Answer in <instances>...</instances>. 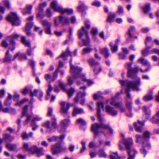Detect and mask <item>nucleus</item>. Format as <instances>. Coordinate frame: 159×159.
I'll use <instances>...</instances> for the list:
<instances>
[{"instance_id": "1", "label": "nucleus", "mask_w": 159, "mask_h": 159, "mask_svg": "<svg viewBox=\"0 0 159 159\" xmlns=\"http://www.w3.org/2000/svg\"><path fill=\"white\" fill-rule=\"evenodd\" d=\"M140 79L138 77H136L133 81H129L127 80H120L119 82L122 87L121 93L123 92L125 90V92L127 94L126 98V105L127 109H126L123 106V104L121 102H117L118 96L119 93H117L116 95L112 97L111 99L107 100L106 102L105 108V111L108 114L112 116H116L118 114L117 110L114 107L109 105L113 106L117 108L121 113L125 112L127 116L131 117L132 114L131 112L132 109V102L131 95L129 92L130 89L139 91L141 90L139 86L140 84Z\"/></svg>"}, {"instance_id": "2", "label": "nucleus", "mask_w": 159, "mask_h": 159, "mask_svg": "<svg viewBox=\"0 0 159 159\" xmlns=\"http://www.w3.org/2000/svg\"><path fill=\"white\" fill-rule=\"evenodd\" d=\"M110 92L108 90H105L103 93L101 92H98L93 95V99L95 100H101L99 101L97 103V116L100 124L95 123L92 126L91 130L95 135L94 138L100 133H104L105 131H108L110 134H113V130L108 125H106L103 123V120L102 118L101 114V110L103 109L104 102L102 95L103 94H107Z\"/></svg>"}, {"instance_id": "3", "label": "nucleus", "mask_w": 159, "mask_h": 159, "mask_svg": "<svg viewBox=\"0 0 159 159\" xmlns=\"http://www.w3.org/2000/svg\"><path fill=\"white\" fill-rule=\"evenodd\" d=\"M72 62V60L71 59L70 61V72L73 76L75 79H79L85 82L89 86L93 84L94 82L93 81L87 79L85 75L81 73L83 70L82 68L78 66L73 65Z\"/></svg>"}, {"instance_id": "4", "label": "nucleus", "mask_w": 159, "mask_h": 159, "mask_svg": "<svg viewBox=\"0 0 159 159\" xmlns=\"http://www.w3.org/2000/svg\"><path fill=\"white\" fill-rule=\"evenodd\" d=\"M121 136L123 139L119 142V149L121 150H123L124 147L121 145V143L124 144L126 147L128 154L129 157L128 159H134L135 154L137 153V152L134 149L131 150L130 149V147L133 143L132 139L130 138L127 139H125L124 135L123 134H121Z\"/></svg>"}, {"instance_id": "5", "label": "nucleus", "mask_w": 159, "mask_h": 159, "mask_svg": "<svg viewBox=\"0 0 159 159\" xmlns=\"http://www.w3.org/2000/svg\"><path fill=\"white\" fill-rule=\"evenodd\" d=\"M150 133L148 131H146L143 133V137L137 134L136 135V141L138 143H140L142 142V148L140 150L141 153L144 154L145 157L147 153L146 149H149L151 148V145L148 143V140L150 138Z\"/></svg>"}, {"instance_id": "6", "label": "nucleus", "mask_w": 159, "mask_h": 159, "mask_svg": "<svg viewBox=\"0 0 159 159\" xmlns=\"http://www.w3.org/2000/svg\"><path fill=\"white\" fill-rule=\"evenodd\" d=\"M85 26L83 27L82 29L79 31L78 35L79 38L82 39L84 45L86 46L89 45L90 43V40L88 32L90 27L89 20H86L85 22Z\"/></svg>"}, {"instance_id": "7", "label": "nucleus", "mask_w": 159, "mask_h": 159, "mask_svg": "<svg viewBox=\"0 0 159 159\" xmlns=\"http://www.w3.org/2000/svg\"><path fill=\"white\" fill-rule=\"evenodd\" d=\"M19 37V35L16 33L7 37V39L3 41L2 43V46L4 47L7 48L8 44L7 42H9V46L10 50L13 51L15 49V41Z\"/></svg>"}, {"instance_id": "8", "label": "nucleus", "mask_w": 159, "mask_h": 159, "mask_svg": "<svg viewBox=\"0 0 159 159\" xmlns=\"http://www.w3.org/2000/svg\"><path fill=\"white\" fill-rule=\"evenodd\" d=\"M51 7L55 11L59 12L62 14H67L68 15L71 14L73 12L71 8H63L59 5L56 0L52 1L50 4Z\"/></svg>"}, {"instance_id": "9", "label": "nucleus", "mask_w": 159, "mask_h": 159, "mask_svg": "<svg viewBox=\"0 0 159 159\" xmlns=\"http://www.w3.org/2000/svg\"><path fill=\"white\" fill-rule=\"evenodd\" d=\"M70 22L72 23H75L76 22L75 17L74 16H72L70 19L68 17L61 16L56 18L55 20V25L57 26L59 23L63 25H66L69 23Z\"/></svg>"}, {"instance_id": "10", "label": "nucleus", "mask_w": 159, "mask_h": 159, "mask_svg": "<svg viewBox=\"0 0 159 159\" xmlns=\"http://www.w3.org/2000/svg\"><path fill=\"white\" fill-rule=\"evenodd\" d=\"M23 148L32 153L36 154L38 157L44 154L43 149L42 148H39L35 146H34L31 148H30L29 147V144L28 143H24Z\"/></svg>"}, {"instance_id": "11", "label": "nucleus", "mask_w": 159, "mask_h": 159, "mask_svg": "<svg viewBox=\"0 0 159 159\" xmlns=\"http://www.w3.org/2000/svg\"><path fill=\"white\" fill-rule=\"evenodd\" d=\"M51 121L52 123L51 125H50L49 121L44 123L42 125L43 127L47 129V132L49 133L55 131V129L57 128L56 119L53 117L51 119Z\"/></svg>"}, {"instance_id": "12", "label": "nucleus", "mask_w": 159, "mask_h": 159, "mask_svg": "<svg viewBox=\"0 0 159 159\" xmlns=\"http://www.w3.org/2000/svg\"><path fill=\"white\" fill-rule=\"evenodd\" d=\"M66 150V147L64 144L57 143L52 145V150L54 154L64 152Z\"/></svg>"}, {"instance_id": "13", "label": "nucleus", "mask_w": 159, "mask_h": 159, "mask_svg": "<svg viewBox=\"0 0 159 159\" xmlns=\"http://www.w3.org/2000/svg\"><path fill=\"white\" fill-rule=\"evenodd\" d=\"M132 62H127L125 64V66L128 70V75L129 77L134 78L138 73V67L133 68L131 67Z\"/></svg>"}, {"instance_id": "14", "label": "nucleus", "mask_w": 159, "mask_h": 159, "mask_svg": "<svg viewBox=\"0 0 159 159\" xmlns=\"http://www.w3.org/2000/svg\"><path fill=\"white\" fill-rule=\"evenodd\" d=\"M6 19L14 25H18L20 23L19 18L14 13L11 12L10 15L7 17Z\"/></svg>"}, {"instance_id": "15", "label": "nucleus", "mask_w": 159, "mask_h": 159, "mask_svg": "<svg viewBox=\"0 0 159 159\" xmlns=\"http://www.w3.org/2000/svg\"><path fill=\"white\" fill-rule=\"evenodd\" d=\"M88 62L91 66L94 67V71L95 74H98L102 71V68L99 63L95 62L94 59H89L88 60Z\"/></svg>"}, {"instance_id": "16", "label": "nucleus", "mask_w": 159, "mask_h": 159, "mask_svg": "<svg viewBox=\"0 0 159 159\" xmlns=\"http://www.w3.org/2000/svg\"><path fill=\"white\" fill-rule=\"evenodd\" d=\"M85 96L86 93L84 92H79L77 93L76 97L75 99V102L77 103L80 102L81 105H84L85 102L84 97Z\"/></svg>"}, {"instance_id": "17", "label": "nucleus", "mask_w": 159, "mask_h": 159, "mask_svg": "<svg viewBox=\"0 0 159 159\" xmlns=\"http://www.w3.org/2000/svg\"><path fill=\"white\" fill-rule=\"evenodd\" d=\"M47 3L44 2L40 4L39 7L37 9L38 12L37 15V18L38 19L41 20L44 16L43 11L44 8L46 6Z\"/></svg>"}, {"instance_id": "18", "label": "nucleus", "mask_w": 159, "mask_h": 159, "mask_svg": "<svg viewBox=\"0 0 159 159\" xmlns=\"http://www.w3.org/2000/svg\"><path fill=\"white\" fill-rule=\"evenodd\" d=\"M70 124V121L68 118L64 119L60 122V126L61 129L59 130L60 133H64L66 132L67 128L69 125Z\"/></svg>"}, {"instance_id": "19", "label": "nucleus", "mask_w": 159, "mask_h": 159, "mask_svg": "<svg viewBox=\"0 0 159 159\" xmlns=\"http://www.w3.org/2000/svg\"><path fill=\"white\" fill-rule=\"evenodd\" d=\"M34 16H32L27 19L25 31L28 35L30 34V30L33 26V23L32 22Z\"/></svg>"}, {"instance_id": "20", "label": "nucleus", "mask_w": 159, "mask_h": 159, "mask_svg": "<svg viewBox=\"0 0 159 159\" xmlns=\"http://www.w3.org/2000/svg\"><path fill=\"white\" fill-rule=\"evenodd\" d=\"M42 24L45 30V33L46 34H51V26L52 24L48 22L47 20H41Z\"/></svg>"}, {"instance_id": "21", "label": "nucleus", "mask_w": 159, "mask_h": 159, "mask_svg": "<svg viewBox=\"0 0 159 159\" xmlns=\"http://www.w3.org/2000/svg\"><path fill=\"white\" fill-rule=\"evenodd\" d=\"M137 62H140L143 65H144L148 67V68L144 70H143L142 69H140V70L141 72H146L149 70L150 69V64L147 60L145 59L143 57H141L138 60Z\"/></svg>"}, {"instance_id": "22", "label": "nucleus", "mask_w": 159, "mask_h": 159, "mask_svg": "<svg viewBox=\"0 0 159 159\" xmlns=\"http://www.w3.org/2000/svg\"><path fill=\"white\" fill-rule=\"evenodd\" d=\"M59 87L65 92L67 93L69 97H71L75 92V90L73 88H71L68 90H66L64 84L61 82V80L59 81Z\"/></svg>"}, {"instance_id": "23", "label": "nucleus", "mask_w": 159, "mask_h": 159, "mask_svg": "<svg viewBox=\"0 0 159 159\" xmlns=\"http://www.w3.org/2000/svg\"><path fill=\"white\" fill-rule=\"evenodd\" d=\"M42 118L39 116H34L32 119L31 123V126L32 127V130H35L38 127V125L36 124V122L41 120Z\"/></svg>"}, {"instance_id": "24", "label": "nucleus", "mask_w": 159, "mask_h": 159, "mask_svg": "<svg viewBox=\"0 0 159 159\" xmlns=\"http://www.w3.org/2000/svg\"><path fill=\"white\" fill-rule=\"evenodd\" d=\"M61 106V112L64 115L67 114L70 105L68 103H66L64 102H62L60 103Z\"/></svg>"}, {"instance_id": "25", "label": "nucleus", "mask_w": 159, "mask_h": 159, "mask_svg": "<svg viewBox=\"0 0 159 159\" xmlns=\"http://www.w3.org/2000/svg\"><path fill=\"white\" fill-rule=\"evenodd\" d=\"M43 94V93L41 91L36 89L33 92H31L30 95L31 97L36 96L39 100L42 101Z\"/></svg>"}, {"instance_id": "26", "label": "nucleus", "mask_w": 159, "mask_h": 159, "mask_svg": "<svg viewBox=\"0 0 159 159\" xmlns=\"http://www.w3.org/2000/svg\"><path fill=\"white\" fill-rule=\"evenodd\" d=\"M145 121H138L137 123H134V126L135 130L139 132H140L142 131L143 126L144 125Z\"/></svg>"}, {"instance_id": "27", "label": "nucleus", "mask_w": 159, "mask_h": 159, "mask_svg": "<svg viewBox=\"0 0 159 159\" xmlns=\"http://www.w3.org/2000/svg\"><path fill=\"white\" fill-rule=\"evenodd\" d=\"M120 40L118 39L115 41V44H112V43H110L109 45L110 47L111 50L113 53H115L117 51L118 49V43L120 42Z\"/></svg>"}, {"instance_id": "28", "label": "nucleus", "mask_w": 159, "mask_h": 159, "mask_svg": "<svg viewBox=\"0 0 159 159\" xmlns=\"http://www.w3.org/2000/svg\"><path fill=\"white\" fill-rule=\"evenodd\" d=\"M17 58H18L20 60L23 59L26 60L27 59V57L26 54H25L18 52L15 55L12 60L14 61Z\"/></svg>"}, {"instance_id": "29", "label": "nucleus", "mask_w": 159, "mask_h": 159, "mask_svg": "<svg viewBox=\"0 0 159 159\" xmlns=\"http://www.w3.org/2000/svg\"><path fill=\"white\" fill-rule=\"evenodd\" d=\"M135 31V28L134 26H131L129 30V35L130 40H132L133 39H137L136 36H134L133 34Z\"/></svg>"}, {"instance_id": "30", "label": "nucleus", "mask_w": 159, "mask_h": 159, "mask_svg": "<svg viewBox=\"0 0 159 159\" xmlns=\"http://www.w3.org/2000/svg\"><path fill=\"white\" fill-rule=\"evenodd\" d=\"M63 66V63L61 61H60L58 66V68H57V70L54 72L53 76L51 80L52 81L54 80L57 78L58 75L57 74L58 71L59 70V68L62 67Z\"/></svg>"}, {"instance_id": "31", "label": "nucleus", "mask_w": 159, "mask_h": 159, "mask_svg": "<svg viewBox=\"0 0 159 159\" xmlns=\"http://www.w3.org/2000/svg\"><path fill=\"white\" fill-rule=\"evenodd\" d=\"M83 113L84 111L83 109L75 107L73 110V116H75L78 114H82Z\"/></svg>"}, {"instance_id": "32", "label": "nucleus", "mask_w": 159, "mask_h": 159, "mask_svg": "<svg viewBox=\"0 0 159 159\" xmlns=\"http://www.w3.org/2000/svg\"><path fill=\"white\" fill-rule=\"evenodd\" d=\"M100 52L101 53L103 54L106 58L108 57L110 55L109 50L107 48H105L100 49Z\"/></svg>"}, {"instance_id": "33", "label": "nucleus", "mask_w": 159, "mask_h": 159, "mask_svg": "<svg viewBox=\"0 0 159 159\" xmlns=\"http://www.w3.org/2000/svg\"><path fill=\"white\" fill-rule=\"evenodd\" d=\"M87 9V7L83 2L80 3L77 7V10L80 12H83Z\"/></svg>"}, {"instance_id": "34", "label": "nucleus", "mask_w": 159, "mask_h": 159, "mask_svg": "<svg viewBox=\"0 0 159 159\" xmlns=\"http://www.w3.org/2000/svg\"><path fill=\"white\" fill-rule=\"evenodd\" d=\"M69 56H71V53L68 49L65 52L62 53L60 58H61L63 60H65Z\"/></svg>"}, {"instance_id": "35", "label": "nucleus", "mask_w": 159, "mask_h": 159, "mask_svg": "<svg viewBox=\"0 0 159 159\" xmlns=\"http://www.w3.org/2000/svg\"><path fill=\"white\" fill-rule=\"evenodd\" d=\"M151 121L153 123L159 124V111L156 113L155 116L151 119Z\"/></svg>"}, {"instance_id": "36", "label": "nucleus", "mask_w": 159, "mask_h": 159, "mask_svg": "<svg viewBox=\"0 0 159 159\" xmlns=\"http://www.w3.org/2000/svg\"><path fill=\"white\" fill-rule=\"evenodd\" d=\"M153 98V96L152 91H151L149 94L145 95L143 98V100L145 102L150 101Z\"/></svg>"}, {"instance_id": "37", "label": "nucleus", "mask_w": 159, "mask_h": 159, "mask_svg": "<svg viewBox=\"0 0 159 159\" xmlns=\"http://www.w3.org/2000/svg\"><path fill=\"white\" fill-rule=\"evenodd\" d=\"M7 148L10 151H17V147L15 144H7L6 145Z\"/></svg>"}, {"instance_id": "38", "label": "nucleus", "mask_w": 159, "mask_h": 159, "mask_svg": "<svg viewBox=\"0 0 159 159\" xmlns=\"http://www.w3.org/2000/svg\"><path fill=\"white\" fill-rule=\"evenodd\" d=\"M98 33V30L96 28H93L91 30V34L94 40L97 39V35Z\"/></svg>"}, {"instance_id": "39", "label": "nucleus", "mask_w": 159, "mask_h": 159, "mask_svg": "<svg viewBox=\"0 0 159 159\" xmlns=\"http://www.w3.org/2000/svg\"><path fill=\"white\" fill-rule=\"evenodd\" d=\"M12 98V95L10 93H9L8 96L5 102V105L6 106H9L11 105V99Z\"/></svg>"}, {"instance_id": "40", "label": "nucleus", "mask_w": 159, "mask_h": 159, "mask_svg": "<svg viewBox=\"0 0 159 159\" xmlns=\"http://www.w3.org/2000/svg\"><path fill=\"white\" fill-rule=\"evenodd\" d=\"M21 42L22 43L24 44L25 46L30 48V43L29 41L26 40V38L25 36H23L22 37Z\"/></svg>"}, {"instance_id": "41", "label": "nucleus", "mask_w": 159, "mask_h": 159, "mask_svg": "<svg viewBox=\"0 0 159 159\" xmlns=\"http://www.w3.org/2000/svg\"><path fill=\"white\" fill-rule=\"evenodd\" d=\"M32 8V6L31 5H28L26 7L25 9L23 11L24 14L26 13H30L31 12V10Z\"/></svg>"}, {"instance_id": "42", "label": "nucleus", "mask_w": 159, "mask_h": 159, "mask_svg": "<svg viewBox=\"0 0 159 159\" xmlns=\"http://www.w3.org/2000/svg\"><path fill=\"white\" fill-rule=\"evenodd\" d=\"M110 159H120V156L118 155L117 152H112L110 155Z\"/></svg>"}, {"instance_id": "43", "label": "nucleus", "mask_w": 159, "mask_h": 159, "mask_svg": "<svg viewBox=\"0 0 159 159\" xmlns=\"http://www.w3.org/2000/svg\"><path fill=\"white\" fill-rule=\"evenodd\" d=\"M143 110L145 115L147 116V119H148L151 113L150 109L146 107H144L143 108Z\"/></svg>"}, {"instance_id": "44", "label": "nucleus", "mask_w": 159, "mask_h": 159, "mask_svg": "<svg viewBox=\"0 0 159 159\" xmlns=\"http://www.w3.org/2000/svg\"><path fill=\"white\" fill-rule=\"evenodd\" d=\"M116 16V15L113 13H110L108 16L107 21L109 22H111Z\"/></svg>"}, {"instance_id": "45", "label": "nucleus", "mask_w": 159, "mask_h": 159, "mask_svg": "<svg viewBox=\"0 0 159 159\" xmlns=\"http://www.w3.org/2000/svg\"><path fill=\"white\" fill-rule=\"evenodd\" d=\"M58 139L59 137L55 135L51 137L48 136L47 137L48 140L50 142H56Z\"/></svg>"}, {"instance_id": "46", "label": "nucleus", "mask_w": 159, "mask_h": 159, "mask_svg": "<svg viewBox=\"0 0 159 159\" xmlns=\"http://www.w3.org/2000/svg\"><path fill=\"white\" fill-rule=\"evenodd\" d=\"M11 56L9 55V51H7L4 60V62H9L11 61Z\"/></svg>"}, {"instance_id": "47", "label": "nucleus", "mask_w": 159, "mask_h": 159, "mask_svg": "<svg viewBox=\"0 0 159 159\" xmlns=\"http://www.w3.org/2000/svg\"><path fill=\"white\" fill-rule=\"evenodd\" d=\"M3 139L6 142H7L12 140L14 139V138L11 137L9 134H5Z\"/></svg>"}, {"instance_id": "48", "label": "nucleus", "mask_w": 159, "mask_h": 159, "mask_svg": "<svg viewBox=\"0 0 159 159\" xmlns=\"http://www.w3.org/2000/svg\"><path fill=\"white\" fill-rule=\"evenodd\" d=\"M98 155L99 157L104 158H106L107 156L104 150H100L98 152Z\"/></svg>"}, {"instance_id": "49", "label": "nucleus", "mask_w": 159, "mask_h": 159, "mask_svg": "<svg viewBox=\"0 0 159 159\" xmlns=\"http://www.w3.org/2000/svg\"><path fill=\"white\" fill-rule=\"evenodd\" d=\"M52 87L50 84H49L48 88L47 91V95L45 97V99L46 100H48L49 98L50 95V92L52 90Z\"/></svg>"}, {"instance_id": "50", "label": "nucleus", "mask_w": 159, "mask_h": 159, "mask_svg": "<svg viewBox=\"0 0 159 159\" xmlns=\"http://www.w3.org/2000/svg\"><path fill=\"white\" fill-rule=\"evenodd\" d=\"M33 135V133L32 132H30L29 135H28L26 133H25L22 135V137L23 139H25L26 138L31 137Z\"/></svg>"}, {"instance_id": "51", "label": "nucleus", "mask_w": 159, "mask_h": 159, "mask_svg": "<svg viewBox=\"0 0 159 159\" xmlns=\"http://www.w3.org/2000/svg\"><path fill=\"white\" fill-rule=\"evenodd\" d=\"M124 11L123 7L121 5H119L118 7L117 10L116 12L119 15L122 14Z\"/></svg>"}, {"instance_id": "52", "label": "nucleus", "mask_w": 159, "mask_h": 159, "mask_svg": "<svg viewBox=\"0 0 159 159\" xmlns=\"http://www.w3.org/2000/svg\"><path fill=\"white\" fill-rule=\"evenodd\" d=\"M93 50V49L90 47H87L83 49L82 52L83 54H85L91 52Z\"/></svg>"}, {"instance_id": "53", "label": "nucleus", "mask_w": 159, "mask_h": 159, "mask_svg": "<svg viewBox=\"0 0 159 159\" xmlns=\"http://www.w3.org/2000/svg\"><path fill=\"white\" fill-rule=\"evenodd\" d=\"M33 116V114H31L30 115H27V118L25 121L24 122V125H25L28 124L30 121V120L32 117Z\"/></svg>"}, {"instance_id": "54", "label": "nucleus", "mask_w": 159, "mask_h": 159, "mask_svg": "<svg viewBox=\"0 0 159 159\" xmlns=\"http://www.w3.org/2000/svg\"><path fill=\"white\" fill-rule=\"evenodd\" d=\"M28 101V99L26 98H24L21 100L20 101V102H17L16 104L15 105L18 106H20L22 104H24L26 102Z\"/></svg>"}, {"instance_id": "55", "label": "nucleus", "mask_w": 159, "mask_h": 159, "mask_svg": "<svg viewBox=\"0 0 159 159\" xmlns=\"http://www.w3.org/2000/svg\"><path fill=\"white\" fill-rule=\"evenodd\" d=\"M2 3L8 9L10 8V3L9 0H3Z\"/></svg>"}, {"instance_id": "56", "label": "nucleus", "mask_w": 159, "mask_h": 159, "mask_svg": "<svg viewBox=\"0 0 159 159\" xmlns=\"http://www.w3.org/2000/svg\"><path fill=\"white\" fill-rule=\"evenodd\" d=\"M76 123L81 125H85L86 124V122L83 119L80 118L76 120Z\"/></svg>"}, {"instance_id": "57", "label": "nucleus", "mask_w": 159, "mask_h": 159, "mask_svg": "<svg viewBox=\"0 0 159 159\" xmlns=\"http://www.w3.org/2000/svg\"><path fill=\"white\" fill-rule=\"evenodd\" d=\"M150 4L149 3L147 4L143 8L144 11L146 13L148 12L150 10Z\"/></svg>"}, {"instance_id": "58", "label": "nucleus", "mask_w": 159, "mask_h": 159, "mask_svg": "<svg viewBox=\"0 0 159 159\" xmlns=\"http://www.w3.org/2000/svg\"><path fill=\"white\" fill-rule=\"evenodd\" d=\"M28 106H26L24 107L23 109V111L22 113V116L21 117H22L23 116H24L27 115V111L28 110Z\"/></svg>"}, {"instance_id": "59", "label": "nucleus", "mask_w": 159, "mask_h": 159, "mask_svg": "<svg viewBox=\"0 0 159 159\" xmlns=\"http://www.w3.org/2000/svg\"><path fill=\"white\" fill-rule=\"evenodd\" d=\"M29 63L30 65L31 66L32 69V70L34 73V67H35V61L32 60H29Z\"/></svg>"}, {"instance_id": "60", "label": "nucleus", "mask_w": 159, "mask_h": 159, "mask_svg": "<svg viewBox=\"0 0 159 159\" xmlns=\"http://www.w3.org/2000/svg\"><path fill=\"white\" fill-rule=\"evenodd\" d=\"M81 144L82 146V148L80 151V153H83L86 149V147L85 146V143L84 141H82L81 142Z\"/></svg>"}, {"instance_id": "61", "label": "nucleus", "mask_w": 159, "mask_h": 159, "mask_svg": "<svg viewBox=\"0 0 159 159\" xmlns=\"http://www.w3.org/2000/svg\"><path fill=\"white\" fill-rule=\"evenodd\" d=\"M73 80L72 77L69 76L67 78V84L71 85L73 83Z\"/></svg>"}, {"instance_id": "62", "label": "nucleus", "mask_w": 159, "mask_h": 159, "mask_svg": "<svg viewBox=\"0 0 159 159\" xmlns=\"http://www.w3.org/2000/svg\"><path fill=\"white\" fill-rule=\"evenodd\" d=\"M92 5L95 7H99L100 6L101 3L95 0L92 2Z\"/></svg>"}, {"instance_id": "63", "label": "nucleus", "mask_w": 159, "mask_h": 159, "mask_svg": "<svg viewBox=\"0 0 159 159\" xmlns=\"http://www.w3.org/2000/svg\"><path fill=\"white\" fill-rule=\"evenodd\" d=\"M46 15L49 17L51 16L52 13L51 12V10L50 8H48L47 9L46 11Z\"/></svg>"}, {"instance_id": "64", "label": "nucleus", "mask_w": 159, "mask_h": 159, "mask_svg": "<svg viewBox=\"0 0 159 159\" xmlns=\"http://www.w3.org/2000/svg\"><path fill=\"white\" fill-rule=\"evenodd\" d=\"M29 90V88L28 87H26L22 91V94L25 95L27 94Z\"/></svg>"}]
</instances>
